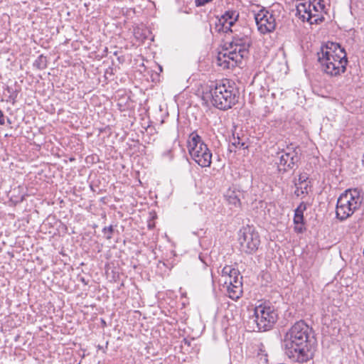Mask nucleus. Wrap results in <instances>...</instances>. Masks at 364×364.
<instances>
[{"mask_svg": "<svg viewBox=\"0 0 364 364\" xmlns=\"http://www.w3.org/2000/svg\"><path fill=\"white\" fill-rule=\"evenodd\" d=\"M239 18V12L236 10L229 9L226 11L215 23V30L218 32H233L232 27Z\"/></svg>", "mask_w": 364, "mask_h": 364, "instance_id": "obj_12", "label": "nucleus"}, {"mask_svg": "<svg viewBox=\"0 0 364 364\" xmlns=\"http://www.w3.org/2000/svg\"><path fill=\"white\" fill-rule=\"evenodd\" d=\"M238 235L242 252L247 255H252L257 252L260 245V237L253 227L247 225L242 228Z\"/></svg>", "mask_w": 364, "mask_h": 364, "instance_id": "obj_9", "label": "nucleus"}, {"mask_svg": "<svg viewBox=\"0 0 364 364\" xmlns=\"http://www.w3.org/2000/svg\"><path fill=\"white\" fill-rule=\"evenodd\" d=\"M4 112L1 109H0V125H4L5 124V120H4Z\"/></svg>", "mask_w": 364, "mask_h": 364, "instance_id": "obj_26", "label": "nucleus"}, {"mask_svg": "<svg viewBox=\"0 0 364 364\" xmlns=\"http://www.w3.org/2000/svg\"><path fill=\"white\" fill-rule=\"evenodd\" d=\"M33 66L38 70H43L47 68V58L40 55L33 63Z\"/></svg>", "mask_w": 364, "mask_h": 364, "instance_id": "obj_17", "label": "nucleus"}, {"mask_svg": "<svg viewBox=\"0 0 364 364\" xmlns=\"http://www.w3.org/2000/svg\"><path fill=\"white\" fill-rule=\"evenodd\" d=\"M114 227L115 226L111 225L107 227L106 226L102 229V233L107 240H109L112 238L113 234L114 232Z\"/></svg>", "mask_w": 364, "mask_h": 364, "instance_id": "obj_19", "label": "nucleus"}, {"mask_svg": "<svg viewBox=\"0 0 364 364\" xmlns=\"http://www.w3.org/2000/svg\"><path fill=\"white\" fill-rule=\"evenodd\" d=\"M299 188H298V187H296V191H295V193H296L297 196H299Z\"/></svg>", "mask_w": 364, "mask_h": 364, "instance_id": "obj_32", "label": "nucleus"}, {"mask_svg": "<svg viewBox=\"0 0 364 364\" xmlns=\"http://www.w3.org/2000/svg\"><path fill=\"white\" fill-rule=\"evenodd\" d=\"M308 184H306L304 187H301V193H308Z\"/></svg>", "mask_w": 364, "mask_h": 364, "instance_id": "obj_28", "label": "nucleus"}, {"mask_svg": "<svg viewBox=\"0 0 364 364\" xmlns=\"http://www.w3.org/2000/svg\"><path fill=\"white\" fill-rule=\"evenodd\" d=\"M255 19L258 31L262 34L272 32L276 28L274 16L264 9H262L256 14Z\"/></svg>", "mask_w": 364, "mask_h": 364, "instance_id": "obj_11", "label": "nucleus"}, {"mask_svg": "<svg viewBox=\"0 0 364 364\" xmlns=\"http://www.w3.org/2000/svg\"><path fill=\"white\" fill-rule=\"evenodd\" d=\"M80 281L82 282L85 285H87L88 284V282L86 281L84 277H80Z\"/></svg>", "mask_w": 364, "mask_h": 364, "instance_id": "obj_30", "label": "nucleus"}, {"mask_svg": "<svg viewBox=\"0 0 364 364\" xmlns=\"http://www.w3.org/2000/svg\"><path fill=\"white\" fill-rule=\"evenodd\" d=\"M237 269L233 268L232 266L226 265L222 269V277H225L228 279L233 274H237Z\"/></svg>", "mask_w": 364, "mask_h": 364, "instance_id": "obj_18", "label": "nucleus"}, {"mask_svg": "<svg viewBox=\"0 0 364 364\" xmlns=\"http://www.w3.org/2000/svg\"><path fill=\"white\" fill-rule=\"evenodd\" d=\"M306 210V204L304 203V202L301 203L299 204V205L296 208L295 211H296V213H304V212Z\"/></svg>", "mask_w": 364, "mask_h": 364, "instance_id": "obj_23", "label": "nucleus"}, {"mask_svg": "<svg viewBox=\"0 0 364 364\" xmlns=\"http://www.w3.org/2000/svg\"><path fill=\"white\" fill-rule=\"evenodd\" d=\"M275 164L279 173L284 174L290 170H295L298 167L300 160L297 148L287 147L277 153Z\"/></svg>", "mask_w": 364, "mask_h": 364, "instance_id": "obj_8", "label": "nucleus"}, {"mask_svg": "<svg viewBox=\"0 0 364 364\" xmlns=\"http://www.w3.org/2000/svg\"><path fill=\"white\" fill-rule=\"evenodd\" d=\"M6 90L10 94L9 96V99L10 101H12L14 104L16 102V99L18 96V91L16 90H14L12 87H7Z\"/></svg>", "mask_w": 364, "mask_h": 364, "instance_id": "obj_20", "label": "nucleus"}, {"mask_svg": "<svg viewBox=\"0 0 364 364\" xmlns=\"http://www.w3.org/2000/svg\"><path fill=\"white\" fill-rule=\"evenodd\" d=\"M362 161H363V164H364V154H363Z\"/></svg>", "mask_w": 364, "mask_h": 364, "instance_id": "obj_34", "label": "nucleus"}, {"mask_svg": "<svg viewBox=\"0 0 364 364\" xmlns=\"http://www.w3.org/2000/svg\"><path fill=\"white\" fill-rule=\"evenodd\" d=\"M231 145L229 146V151L230 152L236 151L232 147L238 149H247V146L245 145V142L242 141V139L237 136V137L235 136V134H232V139L230 141Z\"/></svg>", "mask_w": 364, "mask_h": 364, "instance_id": "obj_15", "label": "nucleus"}, {"mask_svg": "<svg viewBox=\"0 0 364 364\" xmlns=\"http://www.w3.org/2000/svg\"><path fill=\"white\" fill-rule=\"evenodd\" d=\"M183 342L185 344H186L187 346H191V341L187 340L186 338H184L183 339Z\"/></svg>", "mask_w": 364, "mask_h": 364, "instance_id": "obj_31", "label": "nucleus"}, {"mask_svg": "<svg viewBox=\"0 0 364 364\" xmlns=\"http://www.w3.org/2000/svg\"><path fill=\"white\" fill-rule=\"evenodd\" d=\"M317 55L321 70L329 76H337L346 71L348 59L345 49L340 44L328 42L321 46Z\"/></svg>", "mask_w": 364, "mask_h": 364, "instance_id": "obj_3", "label": "nucleus"}, {"mask_svg": "<svg viewBox=\"0 0 364 364\" xmlns=\"http://www.w3.org/2000/svg\"><path fill=\"white\" fill-rule=\"evenodd\" d=\"M253 316L258 331H267L277 321L278 313L274 306L263 303L255 307Z\"/></svg>", "mask_w": 364, "mask_h": 364, "instance_id": "obj_7", "label": "nucleus"}, {"mask_svg": "<svg viewBox=\"0 0 364 364\" xmlns=\"http://www.w3.org/2000/svg\"><path fill=\"white\" fill-rule=\"evenodd\" d=\"M311 9H312L313 14H319V10H318V6L316 5H314V4H311Z\"/></svg>", "mask_w": 364, "mask_h": 364, "instance_id": "obj_27", "label": "nucleus"}, {"mask_svg": "<svg viewBox=\"0 0 364 364\" xmlns=\"http://www.w3.org/2000/svg\"><path fill=\"white\" fill-rule=\"evenodd\" d=\"M228 292L230 298L232 299H237L242 296V285L238 284V282H236V285H228Z\"/></svg>", "mask_w": 364, "mask_h": 364, "instance_id": "obj_14", "label": "nucleus"}, {"mask_svg": "<svg viewBox=\"0 0 364 364\" xmlns=\"http://www.w3.org/2000/svg\"><path fill=\"white\" fill-rule=\"evenodd\" d=\"M212 104L221 110H227L234 106L239 99L238 91L232 86L225 82L216 83L210 89Z\"/></svg>", "mask_w": 364, "mask_h": 364, "instance_id": "obj_5", "label": "nucleus"}, {"mask_svg": "<svg viewBox=\"0 0 364 364\" xmlns=\"http://www.w3.org/2000/svg\"><path fill=\"white\" fill-rule=\"evenodd\" d=\"M363 197L358 188H349L343 192L337 199L336 216L344 221L358 210L363 203Z\"/></svg>", "mask_w": 364, "mask_h": 364, "instance_id": "obj_4", "label": "nucleus"}, {"mask_svg": "<svg viewBox=\"0 0 364 364\" xmlns=\"http://www.w3.org/2000/svg\"><path fill=\"white\" fill-rule=\"evenodd\" d=\"M312 328L304 321L296 322L284 338L285 354L298 363H305L313 357L311 351Z\"/></svg>", "mask_w": 364, "mask_h": 364, "instance_id": "obj_1", "label": "nucleus"}, {"mask_svg": "<svg viewBox=\"0 0 364 364\" xmlns=\"http://www.w3.org/2000/svg\"><path fill=\"white\" fill-rule=\"evenodd\" d=\"M213 0H195V4L196 6H203L206 5L207 4L211 2Z\"/></svg>", "mask_w": 364, "mask_h": 364, "instance_id": "obj_24", "label": "nucleus"}, {"mask_svg": "<svg viewBox=\"0 0 364 364\" xmlns=\"http://www.w3.org/2000/svg\"><path fill=\"white\" fill-rule=\"evenodd\" d=\"M240 272L238 269L237 270V274H233L228 279H225V284L228 285H236V282H238V284L242 285V277H240Z\"/></svg>", "mask_w": 364, "mask_h": 364, "instance_id": "obj_16", "label": "nucleus"}, {"mask_svg": "<svg viewBox=\"0 0 364 364\" xmlns=\"http://www.w3.org/2000/svg\"><path fill=\"white\" fill-rule=\"evenodd\" d=\"M296 7V15L303 21H307L310 24H319L324 21L323 15L313 14L310 0H301Z\"/></svg>", "mask_w": 364, "mask_h": 364, "instance_id": "obj_10", "label": "nucleus"}, {"mask_svg": "<svg viewBox=\"0 0 364 364\" xmlns=\"http://www.w3.org/2000/svg\"><path fill=\"white\" fill-rule=\"evenodd\" d=\"M188 148L192 159L201 167H210L212 163V152L201 137L192 132L188 140Z\"/></svg>", "mask_w": 364, "mask_h": 364, "instance_id": "obj_6", "label": "nucleus"}, {"mask_svg": "<svg viewBox=\"0 0 364 364\" xmlns=\"http://www.w3.org/2000/svg\"><path fill=\"white\" fill-rule=\"evenodd\" d=\"M308 176L306 173H301L299 176V183L302 184L306 182Z\"/></svg>", "mask_w": 364, "mask_h": 364, "instance_id": "obj_25", "label": "nucleus"}, {"mask_svg": "<svg viewBox=\"0 0 364 364\" xmlns=\"http://www.w3.org/2000/svg\"><path fill=\"white\" fill-rule=\"evenodd\" d=\"M7 122L9 123V124L11 123V119L9 118H7Z\"/></svg>", "mask_w": 364, "mask_h": 364, "instance_id": "obj_33", "label": "nucleus"}, {"mask_svg": "<svg viewBox=\"0 0 364 364\" xmlns=\"http://www.w3.org/2000/svg\"><path fill=\"white\" fill-rule=\"evenodd\" d=\"M306 228H304V225L301 224H295L294 226V230L297 233H303Z\"/></svg>", "mask_w": 364, "mask_h": 364, "instance_id": "obj_22", "label": "nucleus"}, {"mask_svg": "<svg viewBox=\"0 0 364 364\" xmlns=\"http://www.w3.org/2000/svg\"><path fill=\"white\" fill-rule=\"evenodd\" d=\"M232 41L229 43L226 52L218 57V64L225 68H233L242 63V60L247 58L250 55V48L252 45L250 29L242 27L240 30L235 29Z\"/></svg>", "mask_w": 364, "mask_h": 364, "instance_id": "obj_2", "label": "nucleus"}, {"mask_svg": "<svg viewBox=\"0 0 364 364\" xmlns=\"http://www.w3.org/2000/svg\"><path fill=\"white\" fill-rule=\"evenodd\" d=\"M242 196V192L234 186L230 187L224 195L228 203L235 208H240L241 206L240 198Z\"/></svg>", "mask_w": 364, "mask_h": 364, "instance_id": "obj_13", "label": "nucleus"}, {"mask_svg": "<svg viewBox=\"0 0 364 364\" xmlns=\"http://www.w3.org/2000/svg\"><path fill=\"white\" fill-rule=\"evenodd\" d=\"M294 223L304 225V213L294 210Z\"/></svg>", "mask_w": 364, "mask_h": 364, "instance_id": "obj_21", "label": "nucleus"}, {"mask_svg": "<svg viewBox=\"0 0 364 364\" xmlns=\"http://www.w3.org/2000/svg\"><path fill=\"white\" fill-rule=\"evenodd\" d=\"M321 1V0H320V1L318 2V4H318V6L319 9H320L321 10H323V9H324V5H323V4H322Z\"/></svg>", "mask_w": 364, "mask_h": 364, "instance_id": "obj_29", "label": "nucleus"}]
</instances>
